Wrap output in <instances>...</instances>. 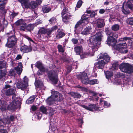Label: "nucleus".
I'll use <instances>...</instances> for the list:
<instances>
[{"label":"nucleus","mask_w":133,"mask_h":133,"mask_svg":"<svg viewBox=\"0 0 133 133\" xmlns=\"http://www.w3.org/2000/svg\"><path fill=\"white\" fill-rule=\"evenodd\" d=\"M121 41H124V43H120L118 44L117 45V49L118 50L121 52L126 53L128 52V50L125 49L127 46L126 44V42L124 41H131V38L127 37H125L122 39Z\"/></svg>","instance_id":"nucleus-6"},{"label":"nucleus","mask_w":133,"mask_h":133,"mask_svg":"<svg viewBox=\"0 0 133 133\" xmlns=\"http://www.w3.org/2000/svg\"><path fill=\"white\" fill-rule=\"evenodd\" d=\"M92 31V28L91 26H89L84 29L81 34L83 35H87L90 34Z\"/></svg>","instance_id":"nucleus-19"},{"label":"nucleus","mask_w":133,"mask_h":133,"mask_svg":"<svg viewBox=\"0 0 133 133\" xmlns=\"http://www.w3.org/2000/svg\"><path fill=\"white\" fill-rule=\"evenodd\" d=\"M81 106L87 110L92 111L96 109V105L94 104H92L89 105L88 107L84 105H81Z\"/></svg>","instance_id":"nucleus-18"},{"label":"nucleus","mask_w":133,"mask_h":133,"mask_svg":"<svg viewBox=\"0 0 133 133\" xmlns=\"http://www.w3.org/2000/svg\"><path fill=\"white\" fill-rule=\"evenodd\" d=\"M50 29L51 30L52 32L53 31L56 30V29H57V26L56 25H55V26H53L51 28H50Z\"/></svg>","instance_id":"nucleus-59"},{"label":"nucleus","mask_w":133,"mask_h":133,"mask_svg":"<svg viewBox=\"0 0 133 133\" xmlns=\"http://www.w3.org/2000/svg\"><path fill=\"white\" fill-rule=\"evenodd\" d=\"M102 35L101 32H99L96 35L91 37L89 43V47L87 52L88 55L93 56L95 52L97 50L99 46L101 44Z\"/></svg>","instance_id":"nucleus-1"},{"label":"nucleus","mask_w":133,"mask_h":133,"mask_svg":"<svg viewBox=\"0 0 133 133\" xmlns=\"http://www.w3.org/2000/svg\"><path fill=\"white\" fill-rule=\"evenodd\" d=\"M33 102V97H30L26 101V103L28 104H30Z\"/></svg>","instance_id":"nucleus-40"},{"label":"nucleus","mask_w":133,"mask_h":133,"mask_svg":"<svg viewBox=\"0 0 133 133\" xmlns=\"http://www.w3.org/2000/svg\"><path fill=\"white\" fill-rule=\"evenodd\" d=\"M16 92L15 88L14 87L13 89H11L7 90L5 91V94L7 96L12 95L13 96L15 95L16 96H18L16 94Z\"/></svg>","instance_id":"nucleus-15"},{"label":"nucleus","mask_w":133,"mask_h":133,"mask_svg":"<svg viewBox=\"0 0 133 133\" xmlns=\"http://www.w3.org/2000/svg\"><path fill=\"white\" fill-rule=\"evenodd\" d=\"M116 42L115 38H113L112 36L108 37L106 42V43L109 46H114L115 45Z\"/></svg>","instance_id":"nucleus-13"},{"label":"nucleus","mask_w":133,"mask_h":133,"mask_svg":"<svg viewBox=\"0 0 133 133\" xmlns=\"http://www.w3.org/2000/svg\"><path fill=\"white\" fill-rule=\"evenodd\" d=\"M16 24L17 25H23L26 24V23L23 21V19H21L18 20L16 22Z\"/></svg>","instance_id":"nucleus-33"},{"label":"nucleus","mask_w":133,"mask_h":133,"mask_svg":"<svg viewBox=\"0 0 133 133\" xmlns=\"http://www.w3.org/2000/svg\"><path fill=\"white\" fill-rule=\"evenodd\" d=\"M48 75L50 79L51 80L54 84L57 83L58 80L57 76L54 74L52 71L48 72Z\"/></svg>","instance_id":"nucleus-11"},{"label":"nucleus","mask_w":133,"mask_h":133,"mask_svg":"<svg viewBox=\"0 0 133 133\" xmlns=\"http://www.w3.org/2000/svg\"><path fill=\"white\" fill-rule=\"evenodd\" d=\"M97 60L99 61L97 63L95 64L96 67L98 69H102L105 64L109 61V57L105 53H101L97 57Z\"/></svg>","instance_id":"nucleus-2"},{"label":"nucleus","mask_w":133,"mask_h":133,"mask_svg":"<svg viewBox=\"0 0 133 133\" xmlns=\"http://www.w3.org/2000/svg\"><path fill=\"white\" fill-rule=\"evenodd\" d=\"M2 22L1 25L4 28L5 27H6L8 24V22L7 21H6L3 18L2 20Z\"/></svg>","instance_id":"nucleus-44"},{"label":"nucleus","mask_w":133,"mask_h":133,"mask_svg":"<svg viewBox=\"0 0 133 133\" xmlns=\"http://www.w3.org/2000/svg\"><path fill=\"white\" fill-rule=\"evenodd\" d=\"M15 120V117L13 116H11L8 119H5L3 123L5 124H9L11 123V122H13Z\"/></svg>","instance_id":"nucleus-24"},{"label":"nucleus","mask_w":133,"mask_h":133,"mask_svg":"<svg viewBox=\"0 0 133 133\" xmlns=\"http://www.w3.org/2000/svg\"><path fill=\"white\" fill-rule=\"evenodd\" d=\"M84 22H82V21H79L75 25V30L74 31L75 33L74 34L75 36V37H79V35H78L79 34V32H77L76 29L79 27H81L82 25H83V23Z\"/></svg>","instance_id":"nucleus-16"},{"label":"nucleus","mask_w":133,"mask_h":133,"mask_svg":"<svg viewBox=\"0 0 133 133\" xmlns=\"http://www.w3.org/2000/svg\"><path fill=\"white\" fill-rule=\"evenodd\" d=\"M36 67L39 68L40 70V71L41 72H38V74L39 75H41L42 74V72H45L47 71V69L45 68L43 65L42 64L39 62H37L35 64Z\"/></svg>","instance_id":"nucleus-12"},{"label":"nucleus","mask_w":133,"mask_h":133,"mask_svg":"<svg viewBox=\"0 0 133 133\" xmlns=\"http://www.w3.org/2000/svg\"><path fill=\"white\" fill-rule=\"evenodd\" d=\"M93 96L92 97V98H89V99H90V100H92L93 99H94V98H95V100L96 101H98V97H96V96L97 94L95 92H93Z\"/></svg>","instance_id":"nucleus-48"},{"label":"nucleus","mask_w":133,"mask_h":133,"mask_svg":"<svg viewBox=\"0 0 133 133\" xmlns=\"http://www.w3.org/2000/svg\"><path fill=\"white\" fill-rule=\"evenodd\" d=\"M87 13L90 14V16L91 17H93L95 16L96 15L95 12L94 11H91L90 10H88L87 11Z\"/></svg>","instance_id":"nucleus-42"},{"label":"nucleus","mask_w":133,"mask_h":133,"mask_svg":"<svg viewBox=\"0 0 133 133\" xmlns=\"http://www.w3.org/2000/svg\"><path fill=\"white\" fill-rule=\"evenodd\" d=\"M19 100L20 98L18 96H16L15 95L12 96V101L8 105V109L15 110L19 107L21 105Z\"/></svg>","instance_id":"nucleus-4"},{"label":"nucleus","mask_w":133,"mask_h":133,"mask_svg":"<svg viewBox=\"0 0 133 133\" xmlns=\"http://www.w3.org/2000/svg\"><path fill=\"white\" fill-rule=\"evenodd\" d=\"M47 114H48L50 116L53 115L54 112V110L52 108L50 107H48V109H47Z\"/></svg>","instance_id":"nucleus-32"},{"label":"nucleus","mask_w":133,"mask_h":133,"mask_svg":"<svg viewBox=\"0 0 133 133\" xmlns=\"http://www.w3.org/2000/svg\"><path fill=\"white\" fill-rule=\"evenodd\" d=\"M22 65L21 63H19L18 66L15 67V70L16 71L18 75H20L22 71Z\"/></svg>","instance_id":"nucleus-20"},{"label":"nucleus","mask_w":133,"mask_h":133,"mask_svg":"<svg viewBox=\"0 0 133 133\" xmlns=\"http://www.w3.org/2000/svg\"><path fill=\"white\" fill-rule=\"evenodd\" d=\"M105 12V10L104 9H101L99 11V13L101 14L104 13Z\"/></svg>","instance_id":"nucleus-64"},{"label":"nucleus","mask_w":133,"mask_h":133,"mask_svg":"<svg viewBox=\"0 0 133 133\" xmlns=\"http://www.w3.org/2000/svg\"><path fill=\"white\" fill-rule=\"evenodd\" d=\"M78 39H77L73 38L72 39L71 41L73 44H77L78 42Z\"/></svg>","instance_id":"nucleus-58"},{"label":"nucleus","mask_w":133,"mask_h":133,"mask_svg":"<svg viewBox=\"0 0 133 133\" xmlns=\"http://www.w3.org/2000/svg\"><path fill=\"white\" fill-rule=\"evenodd\" d=\"M16 74V72L14 69H11L9 71V75L10 76H14Z\"/></svg>","instance_id":"nucleus-45"},{"label":"nucleus","mask_w":133,"mask_h":133,"mask_svg":"<svg viewBox=\"0 0 133 133\" xmlns=\"http://www.w3.org/2000/svg\"><path fill=\"white\" fill-rule=\"evenodd\" d=\"M112 36L113 37V38H117L118 37V35L116 33L112 34Z\"/></svg>","instance_id":"nucleus-62"},{"label":"nucleus","mask_w":133,"mask_h":133,"mask_svg":"<svg viewBox=\"0 0 133 133\" xmlns=\"http://www.w3.org/2000/svg\"><path fill=\"white\" fill-rule=\"evenodd\" d=\"M76 54L81 55L82 52V46H77L74 48Z\"/></svg>","instance_id":"nucleus-21"},{"label":"nucleus","mask_w":133,"mask_h":133,"mask_svg":"<svg viewBox=\"0 0 133 133\" xmlns=\"http://www.w3.org/2000/svg\"><path fill=\"white\" fill-rule=\"evenodd\" d=\"M6 74V72L5 70H2L0 69V80H5Z\"/></svg>","instance_id":"nucleus-25"},{"label":"nucleus","mask_w":133,"mask_h":133,"mask_svg":"<svg viewBox=\"0 0 133 133\" xmlns=\"http://www.w3.org/2000/svg\"><path fill=\"white\" fill-rule=\"evenodd\" d=\"M63 13L64 14V15H69V14L68 12V9L66 8H64L62 13V16Z\"/></svg>","instance_id":"nucleus-43"},{"label":"nucleus","mask_w":133,"mask_h":133,"mask_svg":"<svg viewBox=\"0 0 133 133\" xmlns=\"http://www.w3.org/2000/svg\"><path fill=\"white\" fill-rule=\"evenodd\" d=\"M6 0H0V10H3L4 6L7 3Z\"/></svg>","instance_id":"nucleus-26"},{"label":"nucleus","mask_w":133,"mask_h":133,"mask_svg":"<svg viewBox=\"0 0 133 133\" xmlns=\"http://www.w3.org/2000/svg\"><path fill=\"white\" fill-rule=\"evenodd\" d=\"M52 32V31H51L50 28L46 29V33L47 35H48V37H50V35Z\"/></svg>","instance_id":"nucleus-52"},{"label":"nucleus","mask_w":133,"mask_h":133,"mask_svg":"<svg viewBox=\"0 0 133 133\" xmlns=\"http://www.w3.org/2000/svg\"><path fill=\"white\" fill-rule=\"evenodd\" d=\"M6 66V63L4 62L0 61V69L5 67Z\"/></svg>","instance_id":"nucleus-49"},{"label":"nucleus","mask_w":133,"mask_h":133,"mask_svg":"<svg viewBox=\"0 0 133 133\" xmlns=\"http://www.w3.org/2000/svg\"><path fill=\"white\" fill-rule=\"evenodd\" d=\"M50 24H54L56 22V19L54 17H52L49 21Z\"/></svg>","instance_id":"nucleus-38"},{"label":"nucleus","mask_w":133,"mask_h":133,"mask_svg":"<svg viewBox=\"0 0 133 133\" xmlns=\"http://www.w3.org/2000/svg\"><path fill=\"white\" fill-rule=\"evenodd\" d=\"M104 105L108 107L110 105V104L109 103H108L105 101H104Z\"/></svg>","instance_id":"nucleus-61"},{"label":"nucleus","mask_w":133,"mask_h":133,"mask_svg":"<svg viewBox=\"0 0 133 133\" xmlns=\"http://www.w3.org/2000/svg\"><path fill=\"white\" fill-rule=\"evenodd\" d=\"M17 40V38L15 35H13L10 36L8 37L6 45L9 48H12L16 45Z\"/></svg>","instance_id":"nucleus-9"},{"label":"nucleus","mask_w":133,"mask_h":133,"mask_svg":"<svg viewBox=\"0 0 133 133\" xmlns=\"http://www.w3.org/2000/svg\"><path fill=\"white\" fill-rule=\"evenodd\" d=\"M105 33L107 34V35H111L112 36L113 33H112L110 30H108V28H106L105 29Z\"/></svg>","instance_id":"nucleus-50"},{"label":"nucleus","mask_w":133,"mask_h":133,"mask_svg":"<svg viewBox=\"0 0 133 133\" xmlns=\"http://www.w3.org/2000/svg\"><path fill=\"white\" fill-rule=\"evenodd\" d=\"M94 24L98 28H101L103 27L105 24L103 19H98L94 22Z\"/></svg>","instance_id":"nucleus-14"},{"label":"nucleus","mask_w":133,"mask_h":133,"mask_svg":"<svg viewBox=\"0 0 133 133\" xmlns=\"http://www.w3.org/2000/svg\"><path fill=\"white\" fill-rule=\"evenodd\" d=\"M64 14L63 13L62 16V20L64 22L66 23L68 22L69 19L70 17V15H64Z\"/></svg>","instance_id":"nucleus-29"},{"label":"nucleus","mask_w":133,"mask_h":133,"mask_svg":"<svg viewBox=\"0 0 133 133\" xmlns=\"http://www.w3.org/2000/svg\"><path fill=\"white\" fill-rule=\"evenodd\" d=\"M106 77L108 79L113 75V73L112 72L107 71L105 72Z\"/></svg>","instance_id":"nucleus-35"},{"label":"nucleus","mask_w":133,"mask_h":133,"mask_svg":"<svg viewBox=\"0 0 133 133\" xmlns=\"http://www.w3.org/2000/svg\"><path fill=\"white\" fill-rule=\"evenodd\" d=\"M81 82L83 84H87L89 82V79L88 78L87 74L85 72H82L78 77Z\"/></svg>","instance_id":"nucleus-10"},{"label":"nucleus","mask_w":133,"mask_h":133,"mask_svg":"<svg viewBox=\"0 0 133 133\" xmlns=\"http://www.w3.org/2000/svg\"><path fill=\"white\" fill-rule=\"evenodd\" d=\"M119 68L123 72L128 74L133 72V65L130 66L128 63L121 64L119 66Z\"/></svg>","instance_id":"nucleus-7"},{"label":"nucleus","mask_w":133,"mask_h":133,"mask_svg":"<svg viewBox=\"0 0 133 133\" xmlns=\"http://www.w3.org/2000/svg\"><path fill=\"white\" fill-rule=\"evenodd\" d=\"M51 9V8L48 5L44 6L42 8V11L44 13H48Z\"/></svg>","instance_id":"nucleus-27"},{"label":"nucleus","mask_w":133,"mask_h":133,"mask_svg":"<svg viewBox=\"0 0 133 133\" xmlns=\"http://www.w3.org/2000/svg\"><path fill=\"white\" fill-rule=\"evenodd\" d=\"M99 83V82L97 79H92L89 81V83L91 85H94L95 84H97Z\"/></svg>","instance_id":"nucleus-37"},{"label":"nucleus","mask_w":133,"mask_h":133,"mask_svg":"<svg viewBox=\"0 0 133 133\" xmlns=\"http://www.w3.org/2000/svg\"><path fill=\"white\" fill-rule=\"evenodd\" d=\"M35 84L36 89L39 87H41L43 85V83L42 82L39 80H36Z\"/></svg>","instance_id":"nucleus-28"},{"label":"nucleus","mask_w":133,"mask_h":133,"mask_svg":"<svg viewBox=\"0 0 133 133\" xmlns=\"http://www.w3.org/2000/svg\"><path fill=\"white\" fill-rule=\"evenodd\" d=\"M31 50L30 48L26 45L22 46L20 48L21 51L23 52H28L31 51Z\"/></svg>","instance_id":"nucleus-22"},{"label":"nucleus","mask_w":133,"mask_h":133,"mask_svg":"<svg viewBox=\"0 0 133 133\" xmlns=\"http://www.w3.org/2000/svg\"><path fill=\"white\" fill-rule=\"evenodd\" d=\"M83 2L81 0H79L77 3L76 7L75 10H76L77 8H80Z\"/></svg>","instance_id":"nucleus-47"},{"label":"nucleus","mask_w":133,"mask_h":133,"mask_svg":"<svg viewBox=\"0 0 133 133\" xmlns=\"http://www.w3.org/2000/svg\"><path fill=\"white\" fill-rule=\"evenodd\" d=\"M46 29L44 28H41L38 31L39 34H45L46 33Z\"/></svg>","instance_id":"nucleus-41"},{"label":"nucleus","mask_w":133,"mask_h":133,"mask_svg":"<svg viewBox=\"0 0 133 133\" xmlns=\"http://www.w3.org/2000/svg\"><path fill=\"white\" fill-rule=\"evenodd\" d=\"M42 2L41 0H36L34 2V9L35 8H37L38 5H40Z\"/></svg>","instance_id":"nucleus-34"},{"label":"nucleus","mask_w":133,"mask_h":133,"mask_svg":"<svg viewBox=\"0 0 133 133\" xmlns=\"http://www.w3.org/2000/svg\"><path fill=\"white\" fill-rule=\"evenodd\" d=\"M70 94L71 96L73 97L74 98H79L81 97V95L78 93H75L73 92L70 93Z\"/></svg>","instance_id":"nucleus-31"},{"label":"nucleus","mask_w":133,"mask_h":133,"mask_svg":"<svg viewBox=\"0 0 133 133\" xmlns=\"http://www.w3.org/2000/svg\"><path fill=\"white\" fill-rule=\"evenodd\" d=\"M0 108L2 111L8 109V105L6 104L5 101L0 100Z\"/></svg>","instance_id":"nucleus-17"},{"label":"nucleus","mask_w":133,"mask_h":133,"mask_svg":"<svg viewBox=\"0 0 133 133\" xmlns=\"http://www.w3.org/2000/svg\"><path fill=\"white\" fill-rule=\"evenodd\" d=\"M22 4H24L26 5L27 4V2L26 0H18Z\"/></svg>","instance_id":"nucleus-56"},{"label":"nucleus","mask_w":133,"mask_h":133,"mask_svg":"<svg viewBox=\"0 0 133 133\" xmlns=\"http://www.w3.org/2000/svg\"><path fill=\"white\" fill-rule=\"evenodd\" d=\"M52 95L46 100L47 104L51 105L53 104L55 101H61L62 100L63 97L62 95L56 91L51 92Z\"/></svg>","instance_id":"nucleus-3"},{"label":"nucleus","mask_w":133,"mask_h":133,"mask_svg":"<svg viewBox=\"0 0 133 133\" xmlns=\"http://www.w3.org/2000/svg\"><path fill=\"white\" fill-rule=\"evenodd\" d=\"M26 27V24L20 26L19 27V29L20 30L24 31Z\"/></svg>","instance_id":"nucleus-54"},{"label":"nucleus","mask_w":133,"mask_h":133,"mask_svg":"<svg viewBox=\"0 0 133 133\" xmlns=\"http://www.w3.org/2000/svg\"><path fill=\"white\" fill-rule=\"evenodd\" d=\"M22 58V56L20 55H18L16 57V59L17 60H18Z\"/></svg>","instance_id":"nucleus-63"},{"label":"nucleus","mask_w":133,"mask_h":133,"mask_svg":"<svg viewBox=\"0 0 133 133\" xmlns=\"http://www.w3.org/2000/svg\"><path fill=\"white\" fill-rule=\"evenodd\" d=\"M56 37L57 39H59L65 36V34L60 30H58L56 32Z\"/></svg>","instance_id":"nucleus-23"},{"label":"nucleus","mask_w":133,"mask_h":133,"mask_svg":"<svg viewBox=\"0 0 133 133\" xmlns=\"http://www.w3.org/2000/svg\"><path fill=\"white\" fill-rule=\"evenodd\" d=\"M40 109L41 111L43 113L47 114L48 107H45L44 105H42L40 107Z\"/></svg>","instance_id":"nucleus-30"},{"label":"nucleus","mask_w":133,"mask_h":133,"mask_svg":"<svg viewBox=\"0 0 133 133\" xmlns=\"http://www.w3.org/2000/svg\"><path fill=\"white\" fill-rule=\"evenodd\" d=\"M133 0H129L125 6V2H124L122 7V10L124 14H128L132 11L133 9Z\"/></svg>","instance_id":"nucleus-5"},{"label":"nucleus","mask_w":133,"mask_h":133,"mask_svg":"<svg viewBox=\"0 0 133 133\" xmlns=\"http://www.w3.org/2000/svg\"><path fill=\"white\" fill-rule=\"evenodd\" d=\"M72 68H75L77 69V66L76 65L74 66H73L72 67H71V66L67 68V70L68 72H70L72 69Z\"/></svg>","instance_id":"nucleus-55"},{"label":"nucleus","mask_w":133,"mask_h":133,"mask_svg":"<svg viewBox=\"0 0 133 133\" xmlns=\"http://www.w3.org/2000/svg\"><path fill=\"white\" fill-rule=\"evenodd\" d=\"M57 48L59 52H64V49L61 45L59 44L57 46Z\"/></svg>","instance_id":"nucleus-46"},{"label":"nucleus","mask_w":133,"mask_h":133,"mask_svg":"<svg viewBox=\"0 0 133 133\" xmlns=\"http://www.w3.org/2000/svg\"><path fill=\"white\" fill-rule=\"evenodd\" d=\"M33 7V3L31 2L30 3L29 5V6H28V7L29 8L31 9Z\"/></svg>","instance_id":"nucleus-60"},{"label":"nucleus","mask_w":133,"mask_h":133,"mask_svg":"<svg viewBox=\"0 0 133 133\" xmlns=\"http://www.w3.org/2000/svg\"><path fill=\"white\" fill-rule=\"evenodd\" d=\"M127 21L130 24L133 25V17L129 18Z\"/></svg>","instance_id":"nucleus-51"},{"label":"nucleus","mask_w":133,"mask_h":133,"mask_svg":"<svg viewBox=\"0 0 133 133\" xmlns=\"http://www.w3.org/2000/svg\"><path fill=\"white\" fill-rule=\"evenodd\" d=\"M119 25L115 24L112 26L111 29L114 31H117L119 29Z\"/></svg>","instance_id":"nucleus-36"},{"label":"nucleus","mask_w":133,"mask_h":133,"mask_svg":"<svg viewBox=\"0 0 133 133\" xmlns=\"http://www.w3.org/2000/svg\"><path fill=\"white\" fill-rule=\"evenodd\" d=\"M42 23V21L39 20V19H38L37 21V22L35 23V24H34V25L36 26L38 24H41Z\"/></svg>","instance_id":"nucleus-57"},{"label":"nucleus","mask_w":133,"mask_h":133,"mask_svg":"<svg viewBox=\"0 0 133 133\" xmlns=\"http://www.w3.org/2000/svg\"><path fill=\"white\" fill-rule=\"evenodd\" d=\"M28 79L25 76L23 78V81H19L16 84L17 88L24 90L25 89L28 85Z\"/></svg>","instance_id":"nucleus-8"},{"label":"nucleus","mask_w":133,"mask_h":133,"mask_svg":"<svg viewBox=\"0 0 133 133\" xmlns=\"http://www.w3.org/2000/svg\"><path fill=\"white\" fill-rule=\"evenodd\" d=\"M118 65V64L117 62H115L113 63L112 65V67L114 69H116L117 68Z\"/></svg>","instance_id":"nucleus-53"},{"label":"nucleus","mask_w":133,"mask_h":133,"mask_svg":"<svg viewBox=\"0 0 133 133\" xmlns=\"http://www.w3.org/2000/svg\"><path fill=\"white\" fill-rule=\"evenodd\" d=\"M89 18V16L88 15H86V14L83 15L81 17V19L82 22H84V21L88 20Z\"/></svg>","instance_id":"nucleus-39"}]
</instances>
